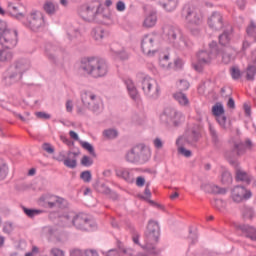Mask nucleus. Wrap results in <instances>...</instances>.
<instances>
[{
	"label": "nucleus",
	"mask_w": 256,
	"mask_h": 256,
	"mask_svg": "<svg viewBox=\"0 0 256 256\" xmlns=\"http://www.w3.org/2000/svg\"><path fill=\"white\" fill-rule=\"evenodd\" d=\"M81 67L87 75L95 78L105 77L108 72L107 63L99 58H86L82 61Z\"/></svg>",
	"instance_id": "1"
},
{
	"label": "nucleus",
	"mask_w": 256,
	"mask_h": 256,
	"mask_svg": "<svg viewBox=\"0 0 256 256\" xmlns=\"http://www.w3.org/2000/svg\"><path fill=\"white\" fill-rule=\"evenodd\" d=\"M182 15L187 23V29L192 35H199V25L203 23V14L193 6H185Z\"/></svg>",
	"instance_id": "2"
},
{
	"label": "nucleus",
	"mask_w": 256,
	"mask_h": 256,
	"mask_svg": "<svg viewBox=\"0 0 256 256\" xmlns=\"http://www.w3.org/2000/svg\"><path fill=\"white\" fill-rule=\"evenodd\" d=\"M159 241V224L155 221H150L146 231V250L150 255H157V242Z\"/></svg>",
	"instance_id": "3"
},
{
	"label": "nucleus",
	"mask_w": 256,
	"mask_h": 256,
	"mask_svg": "<svg viewBox=\"0 0 256 256\" xmlns=\"http://www.w3.org/2000/svg\"><path fill=\"white\" fill-rule=\"evenodd\" d=\"M0 45L13 49L17 45V32L7 29V22L0 20Z\"/></svg>",
	"instance_id": "4"
},
{
	"label": "nucleus",
	"mask_w": 256,
	"mask_h": 256,
	"mask_svg": "<svg viewBox=\"0 0 256 256\" xmlns=\"http://www.w3.org/2000/svg\"><path fill=\"white\" fill-rule=\"evenodd\" d=\"M213 47L210 51H200L197 54V63L193 64L195 71L201 72L203 71V67L205 65H210L214 59H217V44L213 43Z\"/></svg>",
	"instance_id": "5"
},
{
	"label": "nucleus",
	"mask_w": 256,
	"mask_h": 256,
	"mask_svg": "<svg viewBox=\"0 0 256 256\" xmlns=\"http://www.w3.org/2000/svg\"><path fill=\"white\" fill-rule=\"evenodd\" d=\"M101 8V2L98 0H94L88 2L78 9V15H80L84 21H94L95 17L99 13V9Z\"/></svg>",
	"instance_id": "6"
},
{
	"label": "nucleus",
	"mask_w": 256,
	"mask_h": 256,
	"mask_svg": "<svg viewBox=\"0 0 256 256\" xmlns=\"http://www.w3.org/2000/svg\"><path fill=\"white\" fill-rule=\"evenodd\" d=\"M64 219L70 221L74 227L82 229V231H89L91 229L92 221L87 214L76 215L75 212H69L64 216Z\"/></svg>",
	"instance_id": "7"
},
{
	"label": "nucleus",
	"mask_w": 256,
	"mask_h": 256,
	"mask_svg": "<svg viewBox=\"0 0 256 256\" xmlns=\"http://www.w3.org/2000/svg\"><path fill=\"white\" fill-rule=\"evenodd\" d=\"M160 119L162 123H165L166 125L177 127V125H181V123L185 121V116L173 108H166Z\"/></svg>",
	"instance_id": "8"
},
{
	"label": "nucleus",
	"mask_w": 256,
	"mask_h": 256,
	"mask_svg": "<svg viewBox=\"0 0 256 256\" xmlns=\"http://www.w3.org/2000/svg\"><path fill=\"white\" fill-rule=\"evenodd\" d=\"M165 35L168 36V40L170 43L177 47L178 49H183V47H187V41L185 37L181 35V30L175 26H167L164 29Z\"/></svg>",
	"instance_id": "9"
},
{
	"label": "nucleus",
	"mask_w": 256,
	"mask_h": 256,
	"mask_svg": "<svg viewBox=\"0 0 256 256\" xmlns=\"http://www.w3.org/2000/svg\"><path fill=\"white\" fill-rule=\"evenodd\" d=\"M26 27H29L31 31H34L35 33L39 31H43L45 29V18L43 16V13L39 11L31 12L26 19L25 22Z\"/></svg>",
	"instance_id": "10"
},
{
	"label": "nucleus",
	"mask_w": 256,
	"mask_h": 256,
	"mask_svg": "<svg viewBox=\"0 0 256 256\" xmlns=\"http://www.w3.org/2000/svg\"><path fill=\"white\" fill-rule=\"evenodd\" d=\"M82 103L91 109L93 113H99L103 111V102H101V99L97 97V95L86 92L82 95Z\"/></svg>",
	"instance_id": "11"
},
{
	"label": "nucleus",
	"mask_w": 256,
	"mask_h": 256,
	"mask_svg": "<svg viewBox=\"0 0 256 256\" xmlns=\"http://www.w3.org/2000/svg\"><path fill=\"white\" fill-rule=\"evenodd\" d=\"M29 69V64L26 62H18L16 65L11 66L7 70V77L12 83H15L17 81H21V78L23 77V73Z\"/></svg>",
	"instance_id": "12"
},
{
	"label": "nucleus",
	"mask_w": 256,
	"mask_h": 256,
	"mask_svg": "<svg viewBox=\"0 0 256 256\" xmlns=\"http://www.w3.org/2000/svg\"><path fill=\"white\" fill-rule=\"evenodd\" d=\"M142 89L147 97H159V84L149 76H145L142 81Z\"/></svg>",
	"instance_id": "13"
},
{
	"label": "nucleus",
	"mask_w": 256,
	"mask_h": 256,
	"mask_svg": "<svg viewBox=\"0 0 256 256\" xmlns=\"http://www.w3.org/2000/svg\"><path fill=\"white\" fill-rule=\"evenodd\" d=\"M39 201L43 207H48L49 209H53V207H62V205H65V199L51 194L43 195L40 197Z\"/></svg>",
	"instance_id": "14"
},
{
	"label": "nucleus",
	"mask_w": 256,
	"mask_h": 256,
	"mask_svg": "<svg viewBox=\"0 0 256 256\" xmlns=\"http://www.w3.org/2000/svg\"><path fill=\"white\" fill-rule=\"evenodd\" d=\"M212 115L216 117V121L223 127V129H227V117H225V108L223 107V104L218 102L212 106Z\"/></svg>",
	"instance_id": "15"
},
{
	"label": "nucleus",
	"mask_w": 256,
	"mask_h": 256,
	"mask_svg": "<svg viewBox=\"0 0 256 256\" xmlns=\"http://www.w3.org/2000/svg\"><path fill=\"white\" fill-rule=\"evenodd\" d=\"M232 199L235 203L247 201V199H251V191L245 187L236 186L232 190Z\"/></svg>",
	"instance_id": "16"
},
{
	"label": "nucleus",
	"mask_w": 256,
	"mask_h": 256,
	"mask_svg": "<svg viewBox=\"0 0 256 256\" xmlns=\"http://www.w3.org/2000/svg\"><path fill=\"white\" fill-rule=\"evenodd\" d=\"M77 153L75 152H68L67 153V158L65 156V152L62 151L59 153L57 160L58 161H63L65 167H69L70 169H75L77 167Z\"/></svg>",
	"instance_id": "17"
},
{
	"label": "nucleus",
	"mask_w": 256,
	"mask_h": 256,
	"mask_svg": "<svg viewBox=\"0 0 256 256\" xmlns=\"http://www.w3.org/2000/svg\"><path fill=\"white\" fill-rule=\"evenodd\" d=\"M216 55L217 57H221L223 63L229 64L235 59V55H237V52L231 47H226L222 50L221 53H217Z\"/></svg>",
	"instance_id": "18"
},
{
	"label": "nucleus",
	"mask_w": 256,
	"mask_h": 256,
	"mask_svg": "<svg viewBox=\"0 0 256 256\" xmlns=\"http://www.w3.org/2000/svg\"><path fill=\"white\" fill-rule=\"evenodd\" d=\"M208 24L214 31L223 29V16L219 13L212 14L208 20Z\"/></svg>",
	"instance_id": "19"
},
{
	"label": "nucleus",
	"mask_w": 256,
	"mask_h": 256,
	"mask_svg": "<svg viewBox=\"0 0 256 256\" xmlns=\"http://www.w3.org/2000/svg\"><path fill=\"white\" fill-rule=\"evenodd\" d=\"M256 73V49L252 52L250 62L246 71L248 81H253Z\"/></svg>",
	"instance_id": "20"
},
{
	"label": "nucleus",
	"mask_w": 256,
	"mask_h": 256,
	"mask_svg": "<svg viewBox=\"0 0 256 256\" xmlns=\"http://www.w3.org/2000/svg\"><path fill=\"white\" fill-rule=\"evenodd\" d=\"M154 45H155V40L153 39V36H149V35L145 36L141 44L143 53H145V55H151Z\"/></svg>",
	"instance_id": "21"
},
{
	"label": "nucleus",
	"mask_w": 256,
	"mask_h": 256,
	"mask_svg": "<svg viewBox=\"0 0 256 256\" xmlns=\"http://www.w3.org/2000/svg\"><path fill=\"white\" fill-rule=\"evenodd\" d=\"M157 25V14L152 12L146 16L143 22V27L146 29H151V27H155Z\"/></svg>",
	"instance_id": "22"
},
{
	"label": "nucleus",
	"mask_w": 256,
	"mask_h": 256,
	"mask_svg": "<svg viewBox=\"0 0 256 256\" xmlns=\"http://www.w3.org/2000/svg\"><path fill=\"white\" fill-rule=\"evenodd\" d=\"M236 179L237 181H244V183H249L251 181V176L247 174L243 169L236 166Z\"/></svg>",
	"instance_id": "23"
},
{
	"label": "nucleus",
	"mask_w": 256,
	"mask_h": 256,
	"mask_svg": "<svg viewBox=\"0 0 256 256\" xmlns=\"http://www.w3.org/2000/svg\"><path fill=\"white\" fill-rule=\"evenodd\" d=\"M126 87L128 89L130 97L134 100H137V98L139 97V93H137V88H135L133 80H126Z\"/></svg>",
	"instance_id": "24"
},
{
	"label": "nucleus",
	"mask_w": 256,
	"mask_h": 256,
	"mask_svg": "<svg viewBox=\"0 0 256 256\" xmlns=\"http://www.w3.org/2000/svg\"><path fill=\"white\" fill-rule=\"evenodd\" d=\"M174 99H176L182 107H189V98H187V95L183 94V92L174 94Z\"/></svg>",
	"instance_id": "25"
},
{
	"label": "nucleus",
	"mask_w": 256,
	"mask_h": 256,
	"mask_svg": "<svg viewBox=\"0 0 256 256\" xmlns=\"http://www.w3.org/2000/svg\"><path fill=\"white\" fill-rule=\"evenodd\" d=\"M11 48H6L0 51V61L2 63H7L13 59V53H11Z\"/></svg>",
	"instance_id": "26"
},
{
	"label": "nucleus",
	"mask_w": 256,
	"mask_h": 256,
	"mask_svg": "<svg viewBox=\"0 0 256 256\" xmlns=\"http://www.w3.org/2000/svg\"><path fill=\"white\" fill-rule=\"evenodd\" d=\"M116 175H117V177H121L122 179H124L128 183H131V181H133V178H131V174L129 173V170H127L125 168L118 169L116 171Z\"/></svg>",
	"instance_id": "27"
},
{
	"label": "nucleus",
	"mask_w": 256,
	"mask_h": 256,
	"mask_svg": "<svg viewBox=\"0 0 256 256\" xmlns=\"http://www.w3.org/2000/svg\"><path fill=\"white\" fill-rule=\"evenodd\" d=\"M139 157V148L135 147L133 148L130 152L127 153L126 155V159L127 161H129L130 163H135V161H137Z\"/></svg>",
	"instance_id": "28"
},
{
	"label": "nucleus",
	"mask_w": 256,
	"mask_h": 256,
	"mask_svg": "<svg viewBox=\"0 0 256 256\" xmlns=\"http://www.w3.org/2000/svg\"><path fill=\"white\" fill-rule=\"evenodd\" d=\"M231 41V29L228 31H224L219 36V43L220 45H229V42Z\"/></svg>",
	"instance_id": "29"
},
{
	"label": "nucleus",
	"mask_w": 256,
	"mask_h": 256,
	"mask_svg": "<svg viewBox=\"0 0 256 256\" xmlns=\"http://www.w3.org/2000/svg\"><path fill=\"white\" fill-rule=\"evenodd\" d=\"M162 5L166 11H175L177 9V0H163Z\"/></svg>",
	"instance_id": "30"
},
{
	"label": "nucleus",
	"mask_w": 256,
	"mask_h": 256,
	"mask_svg": "<svg viewBox=\"0 0 256 256\" xmlns=\"http://www.w3.org/2000/svg\"><path fill=\"white\" fill-rule=\"evenodd\" d=\"M43 9H44L45 13H47L48 15H53L55 13V11H57V6H55V4H53V2L47 1L44 4Z\"/></svg>",
	"instance_id": "31"
},
{
	"label": "nucleus",
	"mask_w": 256,
	"mask_h": 256,
	"mask_svg": "<svg viewBox=\"0 0 256 256\" xmlns=\"http://www.w3.org/2000/svg\"><path fill=\"white\" fill-rule=\"evenodd\" d=\"M93 37L96 41H101L103 37H107V33H105L101 28H96L93 30Z\"/></svg>",
	"instance_id": "32"
},
{
	"label": "nucleus",
	"mask_w": 256,
	"mask_h": 256,
	"mask_svg": "<svg viewBox=\"0 0 256 256\" xmlns=\"http://www.w3.org/2000/svg\"><path fill=\"white\" fill-rule=\"evenodd\" d=\"M244 231L252 241H256V229L251 226H245Z\"/></svg>",
	"instance_id": "33"
},
{
	"label": "nucleus",
	"mask_w": 256,
	"mask_h": 256,
	"mask_svg": "<svg viewBox=\"0 0 256 256\" xmlns=\"http://www.w3.org/2000/svg\"><path fill=\"white\" fill-rule=\"evenodd\" d=\"M117 135H119V133L115 129H106L103 131V136L106 139H116Z\"/></svg>",
	"instance_id": "34"
},
{
	"label": "nucleus",
	"mask_w": 256,
	"mask_h": 256,
	"mask_svg": "<svg viewBox=\"0 0 256 256\" xmlns=\"http://www.w3.org/2000/svg\"><path fill=\"white\" fill-rule=\"evenodd\" d=\"M15 231V224L13 222H5L3 225V233H6L7 235L13 233Z\"/></svg>",
	"instance_id": "35"
},
{
	"label": "nucleus",
	"mask_w": 256,
	"mask_h": 256,
	"mask_svg": "<svg viewBox=\"0 0 256 256\" xmlns=\"http://www.w3.org/2000/svg\"><path fill=\"white\" fill-rule=\"evenodd\" d=\"M22 209L27 217H35V215H41L43 213V211L37 209H28L25 207H22Z\"/></svg>",
	"instance_id": "36"
},
{
	"label": "nucleus",
	"mask_w": 256,
	"mask_h": 256,
	"mask_svg": "<svg viewBox=\"0 0 256 256\" xmlns=\"http://www.w3.org/2000/svg\"><path fill=\"white\" fill-rule=\"evenodd\" d=\"M8 13L13 17H19V15H21V13H19V8L12 3L8 4Z\"/></svg>",
	"instance_id": "37"
},
{
	"label": "nucleus",
	"mask_w": 256,
	"mask_h": 256,
	"mask_svg": "<svg viewBox=\"0 0 256 256\" xmlns=\"http://www.w3.org/2000/svg\"><path fill=\"white\" fill-rule=\"evenodd\" d=\"M247 34L248 37L254 38V41H256V24L252 22L250 24V27L247 28Z\"/></svg>",
	"instance_id": "38"
},
{
	"label": "nucleus",
	"mask_w": 256,
	"mask_h": 256,
	"mask_svg": "<svg viewBox=\"0 0 256 256\" xmlns=\"http://www.w3.org/2000/svg\"><path fill=\"white\" fill-rule=\"evenodd\" d=\"M160 67L163 69H171V62H169V56H164L160 59Z\"/></svg>",
	"instance_id": "39"
},
{
	"label": "nucleus",
	"mask_w": 256,
	"mask_h": 256,
	"mask_svg": "<svg viewBox=\"0 0 256 256\" xmlns=\"http://www.w3.org/2000/svg\"><path fill=\"white\" fill-rule=\"evenodd\" d=\"M232 145L234 147V155H241V149H243V144L239 140H237L233 142Z\"/></svg>",
	"instance_id": "40"
},
{
	"label": "nucleus",
	"mask_w": 256,
	"mask_h": 256,
	"mask_svg": "<svg viewBox=\"0 0 256 256\" xmlns=\"http://www.w3.org/2000/svg\"><path fill=\"white\" fill-rule=\"evenodd\" d=\"M9 173V168H7V165L1 164L0 165V181H3L7 177V174Z\"/></svg>",
	"instance_id": "41"
},
{
	"label": "nucleus",
	"mask_w": 256,
	"mask_h": 256,
	"mask_svg": "<svg viewBox=\"0 0 256 256\" xmlns=\"http://www.w3.org/2000/svg\"><path fill=\"white\" fill-rule=\"evenodd\" d=\"M81 146L83 149H86L90 155H95V149H93V146L89 142H81Z\"/></svg>",
	"instance_id": "42"
},
{
	"label": "nucleus",
	"mask_w": 256,
	"mask_h": 256,
	"mask_svg": "<svg viewBox=\"0 0 256 256\" xmlns=\"http://www.w3.org/2000/svg\"><path fill=\"white\" fill-rule=\"evenodd\" d=\"M81 179L84 181V183H90L92 176L90 171H84L80 175Z\"/></svg>",
	"instance_id": "43"
},
{
	"label": "nucleus",
	"mask_w": 256,
	"mask_h": 256,
	"mask_svg": "<svg viewBox=\"0 0 256 256\" xmlns=\"http://www.w3.org/2000/svg\"><path fill=\"white\" fill-rule=\"evenodd\" d=\"M81 164L84 167H91V165H93V159H91L89 156H83L81 159Z\"/></svg>",
	"instance_id": "44"
},
{
	"label": "nucleus",
	"mask_w": 256,
	"mask_h": 256,
	"mask_svg": "<svg viewBox=\"0 0 256 256\" xmlns=\"http://www.w3.org/2000/svg\"><path fill=\"white\" fill-rule=\"evenodd\" d=\"M178 153L184 157H191L192 155L191 150H187L183 146H178Z\"/></svg>",
	"instance_id": "45"
},
{
	"label": "nucleus",
	"mask_w": 256,
	"mask_h": 256,
	"mask_svg": "<svg viewBox=\"0 0 256 256\" xmlns=\"http://www.w3.org/2000/svg\"><path fill=\"white\" fill-rule=\"evenodd\" d=\"M42 148L44 151H46V153H49L50 155H52V153H55V148H53V146L49 143H44L42 145Z\"/></svg>",
	"instance_id": "46"
},
{
	"label": "nucleus",
	"mask_w": 256,
	"mask_h": 256,
	"mask_svg": "<svg viewBox=\"0 0 256 256\" xmlns=\"http://www.w3.org/2000/svg\"><path fill=\"white\" fill-rule=\"evenodd\" d=\"M233 181V178H231V173L224 172L222 174V183H231Z\"/></svg>",
	"instance_id": "47"
},
{
	"label": "nucleus",
	"mask_w": 256,
	"mask_h": 256,
	"mask_svg": "<svg viewBox=\"0 0 256 256\" xmlns=\"http://www.w3.org/2000/svg\"><path fill=\"white\" fill-rule=\"evenodd\" d=\"M231 75L232 78L234 79H239L241 77V71L239 70V68H231Z\"/></svg>",
	"instance_id": "48"
},
{
	"label": "nucleus",
	"mask_w": 256,
	"mask_h": 256,
	"mask_svg": "<svg viewBox=\"0 0 256 256\" xmlns=\"http://www.w3.org/2000/svg\"><path fill=\"white\" fill-rule=\"evenodd\" d=\"M50 253H51L52 256H65V252H63V250L58 249V248H53L50 251Z\"/></svg>",
	"instance_id": "49"
},
{
	"label": "nucleus",
	"mask_w": 256,
	"mask_h": 256,
	"mask_svg": "<svg viewBox=\"0 0 256 256\" xmlns=\"http://www.w3.org/2000/svg\"><path fill=\"white\" fill-rule=\"evenodd\" d=\"M211 191H212V193H215V194H223V193H225V189L219 188V186H217V185H212L211 186Z\"/></svg>",
	"instance_id": "50"
},
{
	"label": "nucleus",
	"mask_w": 256,
	"mask_h": 256,
	"mask_svg": "<svg viewBox=\"0 0 256 256\" xmlns=\"http://www.w3.org/2000/svg\"><path fill=\"white\" fill-rule=\"evenodd\" d=\"M35 115L38 119H51V115L46 112H36Z\"/></svg>",
	"instance_id": "51"
},
{
	"label": "nucleus",
	"mask_w": 256,
	"mask_h": 256,
	"mask_svg": "<svg viewBox=\"0 0 256 256\" xmlns=\"http://www.w3.org/2000/svg\"><path fill=\"white\" fill-rule=\"evenodd\" d=\"M183 65H185V63L183 62V60L177 58L174 61V69H183Z\"/></svg>",
	"instance_id": "52"
},
{
	"label": "nucleus",
	"mask_w": 256,
	"mask_h": 256,
	"mask_svg": "<svg viewBox=\"0 0 256 256\" xmlns=\"http://www.w3.org/2000/svg\"><path fill=\"white\" fill-rule=\"evenodd\" d=\"M179 88L182 91H187V89H189V82H187V80L180 81Z\"/></svg>",
	"instance_id": "53"
},
{
	"label": "nucleus",
	"mask_w": 256,
	"mask_h": 256,
	"mask_svg": "<svg viewBox=\"0 0 256 256\" xmlns=\"http://www.w3.org/2000/svg\"><path fill=\"white\" fill-rule=\"evenodd\" d=\"M85 256H99L97 250L89 249L84 252Z\"/></svg>",
	"instance_id": "54"
},
{
	"label": "nucleus",
	"mask_w": 256,
	"mask_h": 256,
	"mask_svg": "<svg viewBox=\"0 0 256 256\" xmlns=\"http://www.w3.org/2000/svg\"><path fill=\"white\" fill-rule=\"evenodd\" d=\"M34 255H39V248L37 246H33L32 251L26 253L25 256H34Z\"/></svg>",
	"instance_id": "55"
},
{
	"label": "nucleus",
	"mask_w": 256,
	"mask_h": 256,
	"mask_svg": "<svg viewBox=\"0 0 256 256\" xmlns=\"http://www.w3.org/2000/svg\"><path fill=\"white\" fill-rule=\"evenodd\" d=\"M154 147H156V149H161L163 147V141H161L159 138H156L154 140Z\"/></svg>",
	"instance_id": "56"
},
{
	"label": "nucleus",
	"mask_w": 256,
	"mask_h": 256,
	"mask_svg": "<svg viewBox=\"0 0 256 256\" xmlns=\"http://www.w3.org/2000/svg\"><path fill=\"white\" fill-rule=\"evenodd\" d=\"M244 217H253V210L251 208H246L243 212Z\"/></svg>",
	"instance_id": "57"
},
{
	"label": "nucleus",
	"mask_w": 256,
	"mask_h": 256,
	"mask_svg": "<svg viewBox=\"0 0 256 256\" xmlns=\"http://www.w3.org/2000/svg\"><path fill=\"white\" fill-rule=\"evenodd\" d=\"M66 111H68V113H71L73 111V102L71 100H68L66 102Z\"/></svg>",
	"instance_id": "58"
},
{
	"label": "nucleus",
	"mask_w": 256,
	"mask_h": 256,
	"mask_svg": "<svg viewBox=\"0 0 256 256\" xmlns=\"http://www.w3.org/2000/svg\"><path fill=\"white\" fill-rule=\"evenodd\" d=\"M136 185H137L138 187H143V185H145V178H143V177H138V178L136 179Z\"/></svg>",
	"instance_id": "59"
},
{
	"label": "nucleus",
	"mask_w": 256,
	"mask_h": 256,
	"mask_svg": "<svg viewBox=\"0 0 256 256\" xmlns=\"http://www.w3.org/2000/svg\"><path fill=\"white\" fill-rule=\"evenodd\" d=\"M69 135H70L71 139H73L74 141H79V135L77 134V132L71 130L69 132Z\"/></svg>",
	"instance_id": "60"
},
{
	"label": "nucleus",
	"mask_w": 256,
	"mask_h": 256,
	"mask_svg": "<svg viewBox=\"0 0 256 256\" xmlns=\"http://www.w3.org/2000/svg\"><path fill=\"white\" fill-rule=\"evenodd\" d=\"M116 9L117 11H123L125 9V3H123L122 1H119L116 5Z\"/></svg>",
	"instance_id": "61"
},
{
	"label": "nucleus",
	"mask_w": 256,
	"mask_h": 256,
	"mask_svg": "<svg viewBox=\"0 0 256 256\" xmlns=\"http://www.w3.org/2000/svg\"><path fill=\"white\" fill-rule=\"evenodd\" d=\"M106 256H121V254H119L117 250H110L107 252Z\"/></svg>",
	"instance_id": "62"
},
{
	"label": "nucleus",
	"mask_w": 256,
	"mask_h": 256,
	"mask_svg": "<svg viewBox=\"0 0 256 256\" xmlns=\"http://www.w3.org/2000/svg\"><path fill=\"white\" fill-rule=\"evenodd\" d=\"M227 105L230 109H235V100H233V98H229Z\"/></svg>",
	"instance_id": "63"
},
{
	"label": "nucleus",
	"mask_w": 256,
	"mask_h": 256,
	"mask_svg": "<svg viewBox=\"0 0 256 256\" xmlns=\"http://www.w3.org/2000/svg\"><path fill=\"white\" fill-rule=\"evenodd\" d=\"M244 111L246 115H251V106H249L248 104H244Z\"/></svg>",
	"instance_id": "64"
}]
</instances>
